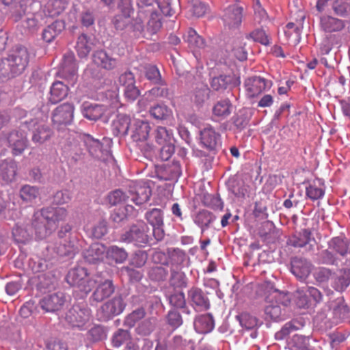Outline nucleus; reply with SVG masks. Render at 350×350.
Listing matches in <instances>:
<instances>
[{
  "mask_svg": "<svg viewBox=\"0 0 350 350\" xmlns=\"http://www.w3.org/2000/svg\"><path fill=\"white\" fill-rule=\"evenodd\" d=\"M267 305L265 307V319L273 321H278L283 320L282 312L280 306L275 304L274 301L269 302L266 299Z\"/></svg>",
  "mask_w": 350,
  "mask_h": 350,
  "instance_id": "35",
  "label": "nucleus"
},
{
  "mask_svg": "<svg viewBox=\"0 0 350 350\" xmlns=\"http://www.w3.org/2000/svg\"><path fill=\"white\" fill-rule=\"evenodd\" d=\"M92 61L97 67L105 70H112L117 68L118 60L105 50H97L92 55Z\"/></svg>",
  "mask_w": 350,
  "mask_h": 350,
  "instance_id": "13",
  "label": "nucleus"
},
{
  "mask_svg": "<svg viewBox=\"0 0 350 350\" xmlns=\"http://www.w3.org/2000/svg\"><path fill=\"white\" fill-rule=\"evenodd\" d=\"M53 248L54 251L61 256L74 254L76 252L75 243L70 239H58Z\"/></svg>",
  "mask_w": 350,
  "mask_h": 350,
  "instance_id": "26",
  "label": "nucleus"
},
{
  "mask_svg": "<svg viewBox=\"0 0 350 350\" xmlns=\"http://www.w3.org/2000/svg\"><path fill=\"white\" fill-rule=\"evenodd\" d=\"M306 196L311 200L314 201L321 199L325 195V185L323 182L319 179H314L306 189Z\"/></svg>",
  "mask_w": 350,
  "mask_h": 350,
  "instance_id": "23",
  "label": "nucleus"
},
{
  "mask_svg": "<svg viewBox=\"0 0 350 350\" xmlns=\"http://www.w3.org/2000/svg\"><path fill=\"white\" fill-rule=\"evenodd\" d=\"M169 303L171 306L177 309L186 307V299L183 292H175L169 296Z\"/></svg>",
  "mask_w": 350,
  "mask_h": 350,
  "instance_id": "56",
  "label": "nucleus"
},
{
  "mask_svg": "<svg viewBox=\"0 0 350 350\" xmlns=\"http://www.w3.org/2000/svg\"><path fill=\"white\" fill-rule=\"evenodd\" d=\"M13 237L17 243H26L30 238L27 230L21 226L16 225L12 229Z\"/></svg>",
  "mask_w": 350,
  "mask_h": 350,
  "instance_id": "62",
  "label": "nucleus"
},
{
  "mask_svg": "<svg viewBox=\"0 0 350 350\" xmlns=\"http://www.w3.org/2000/svg\"><path fill=\"white\" fill-rule=\"evenodd\" d=\"M150 115L157 120H167L172 117L171 109L165 105H156L150 109Z\"/></svg>",
  "mask_w": 350,
  "mask_h": 350,
  "instance_id": "41",
  "label": "nucleus"
},
{
  "mask_svg": "<svg viewBox=\"0 0 350 350\" xmlns=\"http://www.w3.org/2000/svg\"><path fill=\"white\" fill-rule=\"evenodd\" d=\"M298 322L297 321H292L291 322L286 323L280 331L278 332L275 334V338L277 340H283L286 336H287L291 332L297 330L299 329V327L297 325Z\"/></svg>",
  "mask_w": 350,
  "mask_h": 350,
  "instance_id": "63",
  "label": "nucleus"
},
{
  "mask_svg": "<svg viewBox=\"0 0 350 350\" xmlns=\"http://www.w3.org/2000/svg\"><path fill=\"white\" fill-rule=\"evenodd\" d=\"M195 327L202 333L210 332L214 327V320L211 314L198 317L194 321Z\"/></svg>",
  "mask_w": 350,
  "mask_h": 350,
  "instance_id": "36",
  "label": "nucleus"
},
{
  "mask_svg": "<svg viewBox=\"0 0 350 350\" xmlns=\"http://www.w3.org/2000/svg\"><path fill=\"white\" fill-rule=\"evenodd\" d=\"M137 5L139 15L152 13L157 10V0H137Z\"/></svg>",
  "mask_w": 350,
  "mask_h": 350,
  "instance_id": "52",
  "label": "nucleus"
},
{
  "mask_svg": "<svg viewBox=\"0 0 350 350\" xmlns=\"http://www.w3.org/2000/svg\"><path fill=\"white\" fill-rule=\"evenodd\" d=\"M29 61V53L24 46L16 47L0 62V79L14 77L21 74Z\"/></svg>",
  "mask_w": 350,
  "mask_h": 350,
  "instance_id": "1",
  "label": "nucleus"
},
{
  "mask_svg": "<svg viewBox=\"0 0 350 350\" xmlns=\"http://www.w3.org/2000/svg\"><path fill=\"white\" fill-rule=\"evenodd\" d=\"M349 280L342 270H339L336 273L332 272L331 286L336 291H343L349 286Z\"/></svg>",
  "mask_w": 350,
  "mask_h": 350,
  "instance_id": "40",
  "label": "nucleus"
},
{
  "mask_svg": "<svg viewBox=\"0 0 350 350\" xmlns=\"http://www.w3.org/2000/svg\"><path fill=\"white\" fill-rule=\"evenodd\" d=\"M135 210L131 205H126L116 208L111 215V219L115 223H120L129 216L135 215Z\"/></svg>",
  "mask_w": 350,
  "mask_h": 350,
  "instance_id": "39",
  "label": "nucleus"
},
{
  "mask_svg": "<svg viewBox=\"0 0 350 350\" xmlns=\"http://www.w3.org/2000/svg\"><path fill=\"white\" fill-rule=\"evenodd\" d=\"M39 195V189L35 186L25 185L20 189V197L25 202H33Z\"/></svg>",
  "mask_w": 350,
  "mask_h": 350,
  "instance_id": "45",
  "label": "nucleus"
},
{
  "mask_svg": "<svg viewBox=\"0 0 350 350\" xmlns=\"http://www.w3.org/2000/svg\"><path fill=\"white\" fill-rule=\"evenodd\" d=\"M67 5L66 0H49L45 5L44 12L48 16L55 17L64 12Z\"/></svg>",
  "mask_w": 350,
  "mask_h": 350,
  "instance_id": "28",
  "label": "nucleus"
},
{
  "mask_svg": "<svg viewBox=\"0 0 350 350\" xmlns=\"http://www.w3.org/2000/svg\"><path fill=\"white\" fill-rule=\"evenodd\" d=\"M146 218L149 224L152 226H163V216L161 210L153 208L146 214Z\"/></svg>",
  "mask_w": 350,
  "mask_h": 350,
  "instance_id": "54",
  "label": "nucleus"
},
{
  "mask_svg": "<svg viewBox=\"0 0 350 350\" xmlns=\"http://www.w3.org/2000/svg\"><path fill=\"white\" fill-rule=\"evenodd\" d=\"M232 81V77L230 75H219L213 77L211 81V87L215 91H224Z\"/></svg>",
  "mask_w": 350,
  "mask_h": 350,
  "instance_id": "48",
  "label": "nucleus"
},
{
  "mask_svg": "<svg viewBox=\"0 0 350 350\" xmlns=\"http://www.w3.org/2000/svg\"><path fill=\"white\" fill-rule=\"evenodd\" d=\"M64 23L61 21H55L48 25L42 31V39L48 43L53 42L64 29Z\"/></svg>",
  "mask_w": 350,
  "mask_h": 350,
  "instance_id": "24",
  "label": "nucleus"
},
{
  "mask_svg": "<svg viewBox=\"0 0 350 350\" xmlns=\"http://www.w3.org/2000/svg\"><path fill=\"white\" fill-rule=\"evenodd\" d=\"M167 271L162 266L151 267L148 271L150 278L154 281H161L165 279Z\"/></svg>",
  "mask_w": 350,
  "mask_h": 350,
  "instance_id": "61",
  "label": "nucleus"
},
{
  "mask_svg": "<svg viewBox=\"0 0 350 350\" xmlns=\"http://www.w3.org/2000/svg\"><path fill=\"white\" fill-rule=\"evenodd\" d=\"M271 295V297L269 296H267L266 299H268L269 301L271 303L274 301L275 304L286 306L291 302L290 295L287 293L280 291L278 290H273Z\"/></svg>",
  "mask_w": 350,
  "mask_h": 350,
  "instance_id": "47",
  "label": "nucleus"
},
{
  "mask_svg": "<svg viewBox=\"0 0 350 350\" xmlns=\"http://www.w3.org/2000/svg\"><path fill=\"white\" fill-rule=\"evenodd\" d=\"M93 42L90 38L86 34H81L77 40L75 49L78 55L81 57H85L90 53L93 47Z\"/></svg>",
  "mask_w": 350,
  "mask_h": 350,
  "instance_id": "29",
  "label": "nucleus"
},
{
  "mask_svg": "<svg viewBox=\"0 0 350 350\" xmlns=\"http://www.w3.org/2000/svg\"><path fill=\"white\" fill-rule=\"evenodd\" d=\"M170 285L174 288H185L187 286V278L182 271H173L170 280Z\"/></svg>",
  "mask_w": 350,
  "mask_h": 350,
  "instance_id": "57",
  "label": "nucleus"
},
{
  "mask_svg": "<svg viewBox=\"0 0 350 350\" xmlns=\"http://www.w3.org/2000/svg\"><path fill=\"white\" fill-rule=\"evenodd\" d=\"M311 232L309 230L304 229L297 235L292 237L289 240L291 245L295 247H302L309 243Z\"/></svg>",
  "mask_w": 350,
  "mask_h": 350,
  "instance_id": "42",
  "label": "nucleus"
},
{
  "mask_svg": "<svg viewBox=\"0 0 350 350\" xmlns=\"http://www.w3.org/2000/svg\"><path fill=\"white\" fill-rule=\"evenodd\" d=\"M74 110V105L68 103L59 105L52 113L53 124L57 125L70 124L73 119Z\"/></svg>",
  "mask_w": 350,
  "mask_h": 350,
  "instance_id": "9",
  "label": "nucleus"
},
{
  "mask_svg": "<svg viewBox=\"0 0 350 350\" xmlns=\"http://www.w3.org/2000/svg\"><path fill=\"white\" fill-rule=\"evenodd\" d=\"M125 308L123 299L120 297H114L113 299L105 303L100 309V318L107 321L113 316L122 313Z\"/></svg>",
  "mask_w": 350,
  "mask_h": 350,
  "instance_id": "10",
  "label": "nucleus"
},
{
  "mask_svg": "<svg viewBox=\"0 0 350 350\" xmlns=\"http://www.w3.org/2000/svg\"><path fill=\"white\" fill-rule=\"evenodd\" d=\"M328 245L329 249L341 256H345L348 254L349 241L345 237H334L329 241Z\"/></svg>",
  "mask_w": 350,
  "mask_h": 350,
  "instance_id": "30",
  "label": "nucleus"
},
{
  "mask_svg": "<svg viewBox=\"0 0 350 350\" xmlns=\"http://www.w3.org/2000/svg\"><path fill=\"white\" fill-rule=\"evenodd\" d=\"M200 143L207 150H214L220 140V135L211 126L204 127L200 131Z\"/></svg>",
  "mask_w": 350,
  "mask_h": 350,
  "instance_id": "16",
  "label": "nucleus"
},
{
  "mask_svg": "<svg viewBox=\"0 0 350 350\" xmlns=\"http://www.w3.org/2000/svg\"><path fill=\"white\" fill-rule=\"evenodd\" d=\"M232 104L228 99L217 101L213 107V114L217 118L224 119L231 113Z\"/></svg>",
  "mask_w": 350,
  "mask_h": 350,
  "instance_id": "37",
  "label": "nucleus"
},
{
  "mask_svg": "<svg viewBox=\"0 0 350 350\" xmlns=\"http://www.w3.org/2000/svg\"><path fill=\"white\" fill-rule=\"evenodd\" d=\"M347 21L330 15L320 17V27L326 33L340 32L346 27Z\"/></svg>",
  "mask_w": 350,
  "mask_h": 350,
  "instance_id": "14",
  "label": "nucleus"
},
{
  "mask_svg": "<svg viewBox=\"0 0 350 350\" xmlns=\"http://www.w3.org/2000/svg\"><path fill=\"white\" fill-rule=\"evenodd\" d=\"M52 135V131L49 126L38 125L33 132L32 141L35 144H42L49 140Z\"/></svg>",
  "mask_w": 350,
  "mask_h": 350,
  "instance_id": "38",
  "label": "nucleus"
},
{
  "mask_svg": "<svg viewBox=\"0 0 350 350\" xmlns=\"http://www.w3.org/2000/svg\"><path fill=\"white\" fill-rule=\"evenodd\" d=\"M106 251L107 249L104 245L94 243L90 246L88 254L92 257L91 260L93 262H97L103 260L104 257H106Z\"/></svg>",
  "mask_w": 350,
  "mask_h": 350,
  "instance_id": "49",
  "label": "nucleus"
},
{
  "mask_svg": "<svg viewBox=\"0 0 350 350\" xmlns=\"http://www.w3.org/2000/svg\"><path fill=\"white\" fill-rule=\"evenodd\" d=\"M150 129L151 127L148 122L133 119L130 131L131 137L137 144L144 142L149 137Z\"/></svg>",
  "mask_w": 350,
  "mask_h": 350,
  "instance_id": "11",
  "label": "nucleus"
},
{
  "mask_svg": "<svg viewBox=\"0 0 350 350\" xmlns=\"http://www.w3.org/2000/svg\"><path fill=\"white\" fill-rule=\"evenodd\" d=\"M188 296L192 304L200 310H207L210 308L208 299L202 291L198 288H192L188 291Z\"/></svg>",
  "mask_w": 350,
  "mask_h": 350,
  "instance_id": "21",
  "label": "nucleus"
},
{
  "mask_svg": "<svg viewBox=\"0 0 350 350\" xmlns=\"http://www.w3.org/2000/svg\"><path fill=\"white\" fill-rule=\"evenodd\" d=\"M210 90L206 85L199 83L191 94V100L197 105H202L209 98Z\"/></svg>",
  "mask_w": 350,
  "mask_h": 350,
  "instance_id": "32",
  "label": "nucleus"
},
{
  "mask_svg": "<svg viewBox=\"0 0 350 350\" xmlns=\"http://www.w3.org/2000/svg\"><path fill=\"white\" fill-rule=\"evenodd\" d=\"M33 224L35 228L36 236L37 239L40 240L46 239L55 231V230L51 229L50 225H47V223L43 225L34 222Z\"/></svg>",
  "mask_w": 350,
  "mask_h": 350,
  "instance_id": "59",
  "label": "nucleus"
},
{
  "mask_svg": "<svg viewBox=\"0 0 350 350\" xmlns=\"http://www.w3.org/2000/svg\"><path fill=\"white\" fill-rule=\"evenodd\" d=\"M313 276L317 282L319 284L327 283L331 281L332 271L328 268L317 267L314 270Z\"/></svg>",
  "mask_w": 350,
  "mask_h": 350,
  "instance_id": "53",
  "label": "nucleus"
},
{
  "mask_svg": "<svg viewBox=\"0 0 350 350\" xmlns=\"http://www.w3.org/2000/svg\"><path fill=\"white\" fill-rule=\"evenodd\" d=\"M311 264L302 258H294L291 262V272L299 280H305L311 271Z\"/></svg>",
  "mask_w": 350,
  "mask_h": 350,
  "instance_id": "19",
  "label": "nucleus"
},
{
  "mask_svg": "<svg viewBox=\"0 0 350 350\" xmlns=\"http://www.w3.org/2000/svg\"><path fill=\"white\" fill-rule=\"evenodd\" d=\"M155 140L159 144H165L174 142L173 133L163 126H158L155 131Z\"/></svg>",
  "mask_w": 350,
  "mask_h": 350,
  "instance_id": "46",
  "label": "nucleus"
},
{
  "mask_svg": "<svg viewBox=\"0 0 350 350\" xmlns=\"http://www.w3.org/2000/svg\"><path fill=\"white\" fill-rule=\"evenodd\" d=\"M84 142L90 154L95 157H98V154L101 152L102 149L101 143L89 135L85 137Z\"/></svg>",
  "mask_w": 350,
  "mask_h": 350,
  "instance_id": "55",
  "label": "nucleus"
},
{
  "mask_svg": "<svg viewBox=\"0 0 350 350\" xmlns=\"http://www.w3.org/2000/svg\"><path fill=\"white\" fill-rule=\"evenodd\" d=\"M90 309L85 304L74 305L66 313V320L73 327L83 329L90 321Z\"/></svg>",
  "mask_w": 350,
  "mask_h": 350,
  "instance_id": "4",
  "label": "nucleus"
},
{
  "mask_svg": "<svg viewBox=\"0 0 350 350\" xmlns=\"http://www.w3.org/2000/svg\"><path fill=\"white\" fill-rule=\"evenodd\" d=\"M114 292V286L111 280H106L100 284L92 294L93 300L100 302L109 297Z\"/></svg>",
  "mask_w": 350,
  "mask_h": 350,
  "instance_id": "25",
  "label": "nucleus"
},
{
  "mask_svg": "<svg viewBox=\"0 0 350 350\" xmlns=\"http://www.w3.org/2000/svg\"><path fill=\"white\" fill-rule=\"evenodd\" d=\"M8 142L14 155L22 154L27 146V138L18 131L12 132L8 137Z\"/></svg>",
  "mask_w": 350,
  "mask_h": 350,
  "instance_id": "22",
  "label": "nucleus"
},
{
  "mask_svg": "<svg viewBox=\"0 0 350 350\" xmlns=\"http://www.w3.org/2000/svg\"><path fill=\"white\" fill-rule=\"evenodd\" d=\"M308 341L309 339L308 338L295 334L291 338L289 345L297 350H310L308 347Z\"/></svg>",
  "mask_w": 350,
  "mask_h": 350,
  "instance_id": "60",
  "label": "nucleus"
},
{
  "mask_svg": "<svg viewBox=\"0 0 350 350\" xmlns=\"http://www.w3.org/2000/svg\"><path fill=\"white\" fill-rule=\"evenodd\" d=\"M146 315V311L143 308L133 310L126 318V323L130 327H133L135 323L142 319Z\"/></svg>",
  "mask_w": 350,
  "mask_h": 350,
  "instance_id": "64",
  "label": "nucleus"
},
{
  "mask_svg": "<svg viewBox=\"0 0 350 350\" xmlns=\"http://www.w3.org/2000/svg\"><path fill=\"white\" fill-rule=\"evenodd\" d=\"M244 9L238 4H232L223 10L221 19L224 29L229 31L239 29L243 18Z\"/></svg>",
  "mask_w": 350,
  "mask_h": 350,
  "instance_id": "3",
  "label": "nucleus"
},
{
  "mask_svg": "<svg viewBox=\"0 0 350 350\" xmlns=\"http://www.w3.org/2000/svg\"><path fill=\"white\" fill-rule=\"evenodd\" d=\"M77 64L73 52H66L59 66L58 75L64 79L70 81L74 84L77 80Z\"/></svg>",
  "mask_w": 350,
  "mask_h": 350,
  "instance_id": "5",
  "label": "nucleus"
},
{
  "mask_svg": "<svg viewBox=\"0 0 350 350\" xmlns=\"http://www.w3.org/2000/svg\"><path fill=\"white\" fill-rule=\"evenodd\" d=\"M336 306L334 308V315L339 319H344L349 316L350 310L345 304L342 298L337 299Z\"/></svg>",
  "mask_w": 350,
  "mask_h": 350,
  "instance_id": "58",
  "label": "nucleus"
},
{
  "mask_svg": "<svg viewBox=\"0 0 350 350\" xmlns=\"http://www.w3.org/2000/svg\"><path fill=\"white\" fill-rule=\"evenodd\" d=\"M41 215L51 226L52 230H56L60 222L66 221L68 211L63 207H46L41 210Z\"/></svg>",
  "mask_w": 350,
  "mask_h": 350,
  "instance_id": "6",
  "label": "nucleus"
},
{
  "mask_svg": "<svg viewBox=\"0 0 350 350\" xmlns=\"http://www.w3.org/2000/svg\"><path fill=\"white\" fill-rule=\"evenodd\" d=\"M66 301L65 296L62 293L49 295L40 301V306L46 312H53L59 310Z\"/></svg>",
  "mask_w": 350,
  "mask_h": 350,
  "instance_id": "12",
  "label": "nucleus"
},
{
  "mask_svg": "<svg viewBox=\"0 0 350 350\" xmlns=\"http://www.w3.org/2000/svg\"><path fill=\"white\" fill-rule=\"evenodd\" d=\"M128 257V254L122 247L111 245L107 249L106 258L115 263H122Z\"/></svg>",
  "mask_w": 350,
  "mask_h": 350,
  "instance_id": "33",
  "label": "nucleus"
},
{
  "mask_svg": "<svg viewBox=\"0 0 350 350\" xmlns=\"http://www.w3.org/2000/svg\"><path fill=\"white\" fill-rule=\"evenodd\" d=\"M177 3L172 0H157V10L166 16H172L176 14Z\"/></svg>",
  "mask_w": 350,
  "mask_h": 350,
  "instance_id": "43",
  "label": "nucleus"
},
{
  "mask_svg": "<svg viewBox=\"0 0 350 350\" xmlns=\"http://www.w3.org/2000/svg\"><path fill=\"white\" fill-rule=\"evenodd\" d=\"M69 88L59 81H54L50 88L49 101L51 104H57L66 98L68 94Z\"/></svg>",
  "mask_w": 350,
  "mask_h": 350,
  "instance_id": "18",
  "label": "nucleus"
},
{
  "mask_svg": "<svg viewBox=\"0 0 350 350\" xmlns=\"http://www.w3.org/2000/svg\"><path fill=\"white\" fill-rule=\"evenodd\" d=\"M187 8L191 15L196 17H201L204 15L206 8L204 4L199 0H187Z\"/></svg>",
  "mask_w": 350,
  "mask_h": 350,
  "instance_id": "51",
  "label": "nucleus"
},
{
  "mask_svg": "<svg viewBox=\"0 0 350 350\" xmlns=\"http://www.w3.org/2000/svg\"><path fill=\"white\" fill-rule=\"evenodd\" d=\"M66 281L71 286H77L85 294L90 293L98 282L94 276L90 277L84 267H77L69 271Z\"/></svg>",
  "mask_w": 350,
  "mask_h": 350,
  "instance_id": "2",
  "label": "nucleus"
},
{
  "mask_svg": "<svg viewBox=\"0 0 350 350\" xmlns=\"http://www.w3.org/2000/svg\"><path fill=\"white\" fill-rule=\"evenodd\" d=\"M105 111V107L102 105L83 104V115L90 120H97L103 116Z\"/></svg>",
  "mask_w": 350,
  "mask_h": 350,
  "instance_id": "31",
  "label": "nucleus"
},
{
  "mask_svg": "<svg viewBox=\"0 0 350 350\" xmlns=\"http://www.w3.org/2000/svg\"><path fill=\"white\" fill-rule=\"evenodd\" d=\"M150 15V18L147 23V30L151 33H156L161 27V15L158 10L152 13H146L145 15Z\"/></svg>",
  "mask_w": 350,
  "mask_h": 350,
  "instance_id": "44",
  "label": "nucleus"
},
{
  "mask_svg": "<svg viewBox=\"0 0 350 350\" xmlns=\"http://www.w3.org/2000/svg\"><path fill=\"white\" fill-rule=\"evenodd\" d=\"M213 221V215L208 211H201L195 217V223L202 228V231L205 228H208L210 224Z\"/></svg>",
  "mask_w": 350,
  "mask_h": 350,
  "instance_id": "50",
  "label": "nucleus"
},
{
  "mask_svg": "<svg viewBox=\"0 0 350 350\" xmlns=\"http://www.w3.org/2000/svg\"><path fill=\"white\" fill-rule=\"evenodd\" d=\"M133 120L125 114H119L112 123V131L116 136H125L131 131Z\"/></svg>",
  "mask_w": 350,
  "mask_h": 350,
  "instance_id": "17",
  "label": "nucleus"
},
{
  "mask_svg": "<svg viewBox=\"0 0 350 350\" xmlns=\"http://www.w3.org/2000/svg\"><path fill=\"white\" fill-rule=\"evenodd\" d=\"M146 225L139 223L131 227L129 230L122 234L121 241L127 243L134 242L135 245L142 246L148 241V237L145 232Z\"/></svg>",
  "mask_w": 350,
  "mask_h": 350,
  "instance_id": "7",
  "label": "nucleus"
},
{
  "mask_svg": "<svg viewBox=\"0 0 350 350\" xmlns=\"http://www.w3.org/2000/svg\"><path fill=\"white\" fill-rule=\"evenodd\" d=\"M332 9L336 16L350 19V0H334Z\"/></svg>",
  "mask_w": 350,
  "mask_h": 350,
  "instance_id": "34",
  "label": "nucleus"
},
{
  "mask_svg": "<svg viewBox=\"0 0 350 350\" xmlns=\"http://www.w3.org/2000/svg\"><path fill=\"white\" fill-rule=\"evenodd\" d=\"M183 40L192 50L203 48L205 45L204 38L193 28H189L187 30L183 36Z\"/></svg>",
  "mask_w": 350,
  "mask_h": 350,
  "instance_id": "27",
  "label": "nucleus"
},
{
  "mask_svg": "<svg viewBox=\"0 0 350 350\" xmlns=\"http://www.w3.org/2000/svg\"><path fill=\"white\" fill-rule=\"evenodd\" d=\"M17 165L13 160H5L0 163V180L5 183L12 182L16 175Z\"/></svg>",
  "mask_w": 350,
  "mask_h": 350,
  "instance_id": "20",
  "label": "nucleus"
},
{
  "mask_svg": "<svg viewBox=\"0 0 350 350\" xmlns=\"http://www.w3.org/2000/svg\"><path fill=\"white\" fill-rule=\"evenodd\" d=\"M272 82L260 77H252L246 79L245 82L246 94L250 98L260 95L262 92L269 90Z\"/></svg>",
  "mask_w": 350,
  "mask_h": 350,
  "instance_id": "8",
  "label": "nucleus"
},
{
  "mask_svg": "<svg viewBox=\"0 0 350 350\" xmlns=\"http://www.w3.org/2000/svg\"><path fill=\"white\" fill-rule=\"evenodd\" d=\"M151 193V189L147 183H137L129 191V198H131V200L136 205H141L149 200Z\"/></svg>",
  "mask_w": 350,
  "mask_h": 350,
  "instance_id": "15",
  "label": "nucleus"
}]
</instances>
